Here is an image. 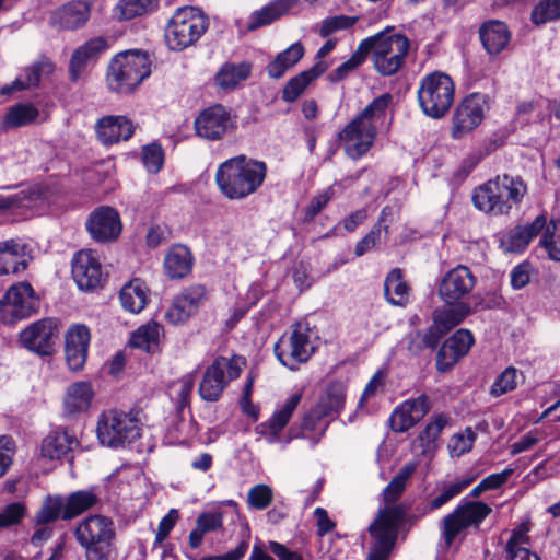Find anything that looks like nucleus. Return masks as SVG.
I'll use <instances>...</instances> for the list:
<instances>
[{"label":"nucleus","instance_id":"nucleus-33","mask_svg":"<svg viewBox=\"0 0 560 560\" xmlns=\"http://www.w3.org/2000/svg\"><path fill=\"white\" fill-rule=\"evenodd\" d=\"M494 187L499 188L500 205L504 203L506 207V215L511 212L514 206H517L523 200L527 187L520 177L510 175L497 176L493 178Z\"/></svg>","mask_w":560,"mask_h":560},{"label":"nucleus","instance_id":"nucleus-5","mask_svg":"<svg viewBox=\"0 0 560 560\" xmlns=\"http://www.w3.org/2000/svg\"><path fill=\"white\" fill-rule=\"evenodd\" d=\"M455 85L452 78L441 71L424 75L418 86L417 97L422 113L433 119L444 117L453 105Z\"/></svg>","mask_w":560,"mask_h":560},{"label":"nucleus","instance_id":"nucleus-19","mask_svg":"<svg viewBox=\"0 0 560 560\" xmlns=\"http://www.w3.org/2000/svg\"><path fill=\"white\" fill-rule=\"evenodd\" d=\"M231 128V117L221 105H214L205 109L195 120L197 135L208 140L220 139Z\"/></svg>","mask_w":560,"mask_h":560},{"label":"nucleus","instance_id":"nucleus-47","mask_svg":"<svg viewBox=\"0 0 560 560\" xmlns=\"http://www.w3.org/2000/svg\"><path fill=\"white\" fill-rule=\"evenodd\" d=\"M38 114L32 104H18L8 109L2 126L5 129L23 127L35 121Z\"/></svg>","mask_w":560,"mask_h":560},{"label":"nucleus","instance_id":"nucleus-37","mask_svg":"<svg viewBox=\"0 0 560 560\" xmlns=\"http://www.w3.org/2000/svg\"><path fill=\"white\" fill-rule=\"evenodd\" d=\"M299 0H275L249 16L248 31L268 25L294 8Z\"/></svg>","mask_w":560,"mask_h":560},{"label":"nucleus","instance_id":"nucleus-15","mask_svg":"<svg viewBox=\"0 0 560 560\" xmlns=\"http://www.w3.org/2000/svg\"><path fill=\"white\" fill-rule=\"evenodd\" d=\"M475 284L476 277L471 270L458 265L443 276L438 285V294L445 304L455 305L470 294Z\"/></svg>","mask_w":560,"mask_h":560},{"label":"nucleus","instance_id":"nucleus-45","mask_svg":"<svg viewBox=\"0 0 560 560\" xmlns=\"http://www.w3.org/2000/svg\"><path fill=\"white\" fill-rule=\"evenodd\" d=\"M66 512L65 498L58 494L47 495L43 500L39 510L36 512L34 520L36 525L50 524L58 518L63 520Z\"/></svg>","mask_w":560,"mask_h":560},{"label":"nucleus","instance_id":"nucleus-46","mask_svg":"<svg viewBox=\"0 0 560 560\" xmlns=\"http://www.w3.org/2000/svg\"><path fill=\"white\" fill-rule=\"evenodd\" d=\"M65 501L66 512L63 520L69 521L93 508L97 502V497L92 491L81 490L69 494Z\"/></svg>","mask_w":560,"mask_h":560},{"label":"nucleus","instance_id":"nucleus-54","mask_svg":"<svg viewBox=\"0 0 560 560\" xmlns=\"http://www.w3.org/2000/svg\"><path fill=\"white\" fill-rule=\"evenodd\" d=\"M448 421L450 418L445 413H438L432 416L429 423L420 434L422 445L430 447V445L438 440L443 429L448 424Z\"/></svg>","mask_w":560,"mask_h":560},{"label":"nucleus","instance_id":"nucleus-41","mask_svg":"<svg viewBox=\"0 0 560 560\" xmlns=\"http://www.w3.org/2000/svg\"><path fill=\"white\" fill-rule=\"evenodd\" d=\"M304 55V47L300 43H294L267 66V72L270 78H281L290 68L296 65Z\"/></svg>","mask_w":560,"mask_h":560},{"label":"nucleus","instance_id":"nucleus-55","mask_svg":"<svg viewBox=\"0 0 560 560\" xmlns=\"http://www.w3.org/2000/svg\"><path fill=\"white\" fill-rule=\"evenodd\" d=\"M518 372L515 368H506L494 381L490 394L494 397L512 392L517 386Z\"/></svg>","mask_w":560,"mask_h":560},{"label":"nucleus","instance_id":"nucleus-12","mask_svg":"<svg viewBox=\"0 0 560 560\" xmlns=\"http://www.w3.org/2000/svg\"><path fill=\"white\" fill-rule=\"evenodd\" d=\"M490 505L482 501H463L443 520V538L450 547L456 536L468 527L479 525L491 514Z\"/></svg>","mask_w":560,"mask_h":560},{"label":"nucleus","instance_id":"nucleus-8","mask_svg":"<svg viewBox=\"0 0 560 560\" xmlns=\"http://www.w3.org/2000/svg\"><path fill=\"white\" fill-rule=\"evenodd\" d=\"M74 536L86 560H107L115 536L114 525L105 516L92 515L78 524Z\"/></svg>","mask_w":560,"mask_h":560},{"label":"nucleus","instance_id":"nucleus-17","mask_svg":"<svg viewBox=\"0 0 560 560\" xmlns=\"http://www.w3.org/2000/svg\"><path fill=\"white\" fill-rule=\"evenodd\" d=\"M57 323L51 318L37 320L20 332V342L38 354L50 353L57 335Z\"/></svg>","mask_w":560,"mask_h":560},{"label":"nucleus","instance_id":"nucleus-29","mask_svg":"<svg viewBox=\"0 0 560 560\" xmlns=\"http://www.w3.org/2000/svg\"><path fill=\"white\" fill-rule=\"evenodd\" d=\"M479 36L483 48L491 56H497L503 51L511 40V32L508 25L498 20L485 22L479 28Z\"/></svg>","mask_w":560,"mask_h":560},{"label":"nucleus","instance_id":"nucleus-53","mask_svg":"<svg viewBox=\"0 0 560 560\" xmlns=\"http://www.w3.org/2000/svg\"><path fill=\"white\" fill-rule=\"evenodd\" d=\"M476 441V434L471 428L455 433L451 436L447 448L452 457H459L471 451Z\"/></svg>","mask_w":560,"mask_h":560},{"label":"nucleus","instance_id":"nucleus-58","mask_svg":"<svg viewBox=\"0 0 560 560\" xmlns=\"http://www.w3.org/2000/svg\"><path fill=\"white\" fill-rule=\"evenodd\" d=\"M560 16V0H544L532 13V21L535 24H542Z\"/></svg>","mask_w":560,"mask_h":560},{"label":"nucleus","instance_id":"nucleus-1","mask_svg":"<svg viewBox=\"0 0 560 560\" xmlns=\"http://www.w3.org/2000/svg\"><path fill=\"white\" fill-rule=\"evenodd\" d=\"M266 174L267 167L264 162L237 155L219 165L215 183L224 197L241 200L258 190Z\"/></svg>","mask_w":560,"mask_h":560},{"label":"nucleus","instance_id":"nucleus-25","mask_svg":"<svg viewBox=\"0 0 560 560\" xmlns=\"http://www.w3.org/2000/svg\"><path fill=\"white\" fill-rule=\"evenodd\" d=\"M94 389L90 382L79 381L70 384L63 396V416L74 418L91 408Z\"/></svg>","mask_w":560,"mask_h":560},{"label":"nucleus","instance_id":"nucleus-48","mask_svg":"<svg viewBox=\"0 0 560 560\" xmlns=\"http://www.w3.org/2000/svg\"><path fill=\"white\" fill-rule=\"evenodd\" d=\"M162 328L158 323H148L139 327L131 336L130 343L139 349L148 352L154 351L156 348Z\"/></svg>","mask_w":560,"mask_h":560},{"label":"nucleus","instance_id":"nucleus-14","mask_svg":"<svg viewBox=\"0 0 560 560\" xmlns=\"http://www.w3.org/2000/svg\"><path fill=\"white\" fill-rule=\"evenodd\" d=\"M490 109V97L482 93H471L457 106L452 118L451 135L459 139L478 127Z\"/></svg>","mask_w":560,"mask_h":560},{"label":"nucleus","instance_id":"nucleus-31","mask_svg":"<svg viewBox=\"0 0 560 560\" xmlns=\"http://www.w3.org/2000/svg\"><path fill=\"white\" fill-rule=\"evenodd\" d=\"M54 71V65L49 59L43 58L39 61L25 68L24 71L10 84L0 89L3 95H10L15 91H22L36 86L40 79Z\"/></svg>","mask_w":560,"mask_h":560},{"label":"nucleus","instance_id":"nucleus-26","mask_svg":"<svg viewBox=\"0 0 560 560\" xmlns=\"http://www.w3.org/2000/svg\"><path fill=\"white\" fill-rule=\"evenodd\" d=\"M546 225V215L539 214L527 225H517L511 229L501 240V246L505 252L521 253L530 241L536 237Z\"/></svg>","mask_w":560,"mask_h":560},{"label":"nucleus","instance_id":"nucleus-44","mask_svg":"<svg viewBox=\"0 0 560 560\" xmlns=\"http://www.w3.org/2000/svg\"><path fill=\"white\" fill-rule=\"evenodd\" d=\"M345 406V386L342 383H331L323 397L320 398L317 407L316 415L318 417H326L332 413H338Z\"/></svg>","mask_w":560,"mask_h":560},{"label":"nucleus","instance_id":"nucleus-32","mask_svg":"<svg viewBox=\"0 0 560 560\" xmlns=\"http://www.w3.org/2000/svg\"><path fill=\"white\" fill-rule=\"evenodd\" d=\"M79 444L77 438L68 430L57 428L42 441L40 455L49 459H59Z\"/></svg>","mask_w":560,"mask_h":560},{"label":"nucleus","instance_id":"nucleus-7","mask_svg":"<svg viewBox=\"0 0 560 560\" xmlns=\"http://www.w3.org/2000/svg\"><path fill=\"white\" fill-rule=\"evenodd\" d=\"M95 432L101 445L122 447L140 436L139 420L131 412L107 410L98 416Z\"/></svg>","mask_w":560,"mask_h":560},{"label":"nucleus","instance_id":"nucleus-34","mask_svg":"<svg viewBox=\"0 0 560 560\" xmlns=\"http://www.w3.org/2000/svg\"><path fill=\"white\" fill-rule=\"evenodd\" d=\"M328 68L329 63L327 61H315L313 67H311L308 70L302 71L289 80L283 89L282 98L285 102L296 101L299 96L306 90V88L319 75H322Z\"/></svg>","mask_w":560,"mask_h":560},{"label":"nucleus","instance_id":"nucleus-10","mask_svg":"<svg viewBox=\"0 0 560 560\" xmlns=\"http://www.w3.org/2000/svg\"><path fill=\"white\" fill-rule=\"evenodd\" d=\"M244 365L242 357L217 358L205 371L198 389L200 397L207 401H217L228 384L240 376Z\"/></svg>","mask_w":560,"mask_h":560},{"label":"nucleus","instance_id":"nucleus-39","mask_svg":"<svg viewBox=\"0 0 560 560\" xmlns=\"http://www.w3.org/2000/svg\"><path fill=\"white\" fill-rule=\"evenodd\" d=\"M121 306L133 314L140 313L148 303V288L145 283L136 278L126 283L119 293Z\"/></svg>","mask_w":560,"mask_h":560},{"label":"nucleus","instance_id":"nucleus-50","mask_svg":"<svg viewBox=\"0 0 560 560\" xmlns=\"http://www.w3.org/2000/svg\"><path fill=\"white\" fill-rule=\"evenodd\" d=\"M302 398L301 393L292 394L284 404L277 409L268 421V428L277 435L289 422Z\"/></svg>","mask_w":560,"mask_h":560},{"label":"nucleus","instance_id":"nucleus-24","mask_svg":"<svg viewBox=\"0 0 560 560\" xmlns=\"http://www.w3.org/2000/svg\"><path fill=\"white\" fill-rule=\"evenodd\" d=\"M474 343L472 334L467 329H458L443 343L436 355L440 371H447L460 358L466 355Z\"/></svg>","mask_w":560,"mask_h":560},{"label":"nucleus","instance_id":"nucleus-51","mask_svg":"<svg viewBox=\"0 0 560 560\" xmlns=\"http://www.w3.org/2000/svg\"><path fill=\"white\" fill-rule=\"evenodd\" d=\"M527 537L522 532H514L506 542L505 551L509 560H540L527 548Z\"/></svg>","mask_w":560,"mask_h":560},{"label":"nucleus","instance_id":"nucleus-22","mask_svg":"<svg viewBox=\"0 0 560 560\" xmlns=\"http://www.w3.org/2000/svg\"><path fill=\"white\" fill-rule=\"evenodd\" d=\"M95 133L102 144L113 145L129 140L135 133V126L126 116L108 115L96 121Z\"/></svg>","mask_w":560,"mask_h":560},{"label":"nucleus","instance_id":"nucleus-3","mask_svg":"<svg viewBox=\"0 0 560 560\" xmlns=\"http://www.w3.org/2000/svg\"><path fill=\"white\" fill-rule=\"evenodd\" d=\"M390 100L389 94L376 97L339 132V141L349 158L358 160L372 148Z\"/></svg>","mask_w":560,"mask_h":560},{"label":"nucleus","instance_id":"nucleus-27","mask_svg":"<svg viewBox=\"0 0 560 560\" xmlns=\"http://www.w3.org/2000/svg\"><path fill=\"white\" fill-rule=\"evenodd\" d=\"M90 16V7L84 0H73L56 9L50 24L61 30H75L83 26Z\"/></svg>","mask_w":560,"mask_h":560},{"label":"nucleus","instance_id":"nucleus-64","mask_svg":"<svg viewBox=\"0 0 560 560\" xmlns=\"http://www.w3.org/2000/svg\"><path fill=\"white\" fill-rule=\"evenodd\" d=\"M25 509L23 504L14 502L9 504L0 513V527H9L21 522L24 516Z\"/></svg>","mask_w":560,"mask_h":560},{"label":"nucleus","instance_id":"nucleus-61","mask_svg":"<svg viewBox=\"0 0 560 560\" xmlns=\"http://www.w3.org/2000/svg\"><path fill=\"white\" fill-rule=\"evenodd\" d=\"M353 20L349 16L338 15L325 19L318 26V34L322 37H328L340 30L352 26Z\"/></svg>","mask_w":560,"mask_h":560},{"label":"nucleus","instance_id":"nucleus-16","mask_svg":"<svg viewBox=\"0 0 560 560\" xmlns=\"http://www.w3.org/2000/svg\"><path fill=\"white\" fill-rule=\"evenodd\" d=\"M86 229L91 237L97 242L115 241L121 232L119 213L112 207H98L90 214Z\"/></svg>","mask_w":560,"mask_h":560},{"label":"nucleus","instance_id":"nucleus-4","mask_svg":"<svg viewBox=\"0 0 560 560\" xmlns=\"http://www.w3.org/2000/svg\"><path fill=\"white\" fill-rule=\"evenodd\" d=\"M151 73L149 55L142 50H128L115 56L107 70V85L117 93L132 92Z\"/></svg>","mask_w":560,"mask_h":560},{"label":"nucleus","instance_id":"nucleus-38","mask_svg":"<svg viewBox=\"0 0 560 560\" xmlns=\"http://www.w3.org/2000/svg\"><path fill=\"white\" fill-rule=\"evenodd\" d=\"M192 267L190 250L184 245L173 246L164 258L165 273L171 279H179L187 276Z\"/></svg>","mask_w":560,"mask_h":560},{"label":"nucleus","instance_id":"nucleus-6","mask_svg":"<svg viewBox=\"0 0 560 560\" xmlns=\"http://www.w3.org/2000/svg\"><path fill=\"white\" fill-rule=\"evenodd\" d=\"M208 28L207 18L196 8L175 11L165 28V42L172 50H184L195 44Z\"/></svg>","mask_w":560,"mask_h":560},{"label":"nucleus","instance_id":"nucleus-2","mask_svg":"<svg viewBox=\"0 0 560 560\" xmlns=\"http://www.w3.org/2000/svg\"><path fill=\"white\" fill-rule=\"evenodd\" d=\"M393 26L361 40L365 57L371 55L374 69L382 75L396 74L405 65L411 49H417L419 39H410L402 33H392Z\"/></svg>","mask_w":560,"mask_h":560},{"label":"nucleus","instance_id":"nucleus-13","mask_svg":"<svg viewBox=\"0 0 560 560\" xmlns=\"http://www.w3.org/2000/svg\"><path fill=\"white\" fill-rule=\"evenodd\" d=\"M39 300L27 282H20L9 288L0 300V322L13 324L37 312Z\"/></svg>","mask_w":560,"mask_h":560},{"label":"nucleus","instance_id":"nucleus-18","mask_svg":"<svg viewBox=\"0 0 560 560\" xmlns=\"http://www.w3.org/2000/svg\"><path fill=\"white\" fill-rule=\"evenodd\" d=\"M72 278L81 290L95 289L102 281V266L92 250H81L72 259Z\"/></svg>","mask_w":560,"mask_h":560},{"label":"nucleus","instance_id":"nucleus-49","mask_svg":"<svg viewBox=\"0 0 560 560\" xmlns=\"http://www.w3.org/2000/svg\"><path fill=\"white\" fill-rule=\"evenodd\" d=\"M159 5V0H120L116 14L119 19L131 20L152 13Z\"/></svg>","mask_w":560,"mask_h":560},{"label":"nucleus","instance_id":"nucleus-56","mask_svg":"<svg viewBox=\"0 0 560 560\" xmlns=\"http://www.w3.org/2000/svg\"><path fill=\"white\" fill-rule=\"evenodd\" d=\"M273 499L272 489L264 483L252 487L247 493V504L255 510H265Z\"/></svg>","mask_w":560,"mask_h":560},{"label":"nucleus","instance_id":"nucleus-59","mask_svg":"<svg viewBox=\"0 0 560 560\" xmlns=\"http://www.w3.org/2000/svg\"><path fill=\"white\" fill-rule=\"evenodd\" d=\"M142 162L150 173H158L164 163V152L160 144L151 143L142 149Z\"/></svg>","mask_w":560,"mask_h":560},{"label":"nucleus","instance_id":"nucleus-20","mask_svg":"<svg viewBox=\"0 0 560 560\" xmlns=\"http://www.w3.org/2000/svg\"><path fill=\"white\" fill-rule=\"evenodd\" d=\"M65 353L72 371L81 370L86 361L91 339L90 329L83 324L71 325L65 337Z\"/></svg>","mask_w":560,"mask_h":560},{"label":"nucleus","instance_id":"nucleus-21","mask_svg":"<svg viewBox=\"0 0 560 560\" xmlns=\"http://www.w3.org/2000/svg\"><path fill=\"white\" fill-rule=\"evenodd\" d=\"M430 405L425 395L408 399L393 411L389 422L393 431L402 433L416 425L429 411Z\"/></svg>","mask_w":560,"mask_h":560},{"label":"nucleus","instance_id":"nucleus-36","mask_svg":"<svg viewBox=\"0 0 560 560\" xmlns=\"http://www.w3.org/2000/svg\"><path fill=\"white\" fill-rule=\"evenodd\" d=\"M498 194L499 188L494 187L493 179H490L475 189L472 195L474 206L490 215H506V207L504 203L500 205Z\"/></svg>","mask_w":560,"mask_h":560},{"label":"nucleus","instance_id":"nucleus-62","mask_svg":"<svg viewBox=\"0 0 560 560\" xmlns=\"http://www.w3.org/2000/svg\"><path fill=\"white\" fill-rule=\"evenodd\" d=\"M196 525L206 534L222 528L223 513L219 510L202 512L196 521Z\"/></svg>","mask_w":560,"mask_h":560},{"label":"nucleus","instance_id":"nucleus-52","mask_svg":"<svg viewBox=\"0 0 560 560\" xmlns=\"http://www.w3.org/2000/svg\"><path fill=\"white\" fill-rule=\"evenodd\" d=\"M194 385V376L191 374H187L173 382L170 386L171 398L176 402L178 409H183L189 404Z\"/></svg>","mask_w":560,"mask_h":560},{"label":"nucleus","instance_id":"nucleus-63","mask_svg":"<svg viewBox=\"0 0 560 560\" xmlns=\"http://www.w3.org/2000/svg\"><path fill=\"white\" fill-rule=\"evenodd\" d=\"M539 246L547 253L549 259L560 261V235L544 231L539 240Z\"/></svg>","mask_w":560,"mask_h":560},{"label":"nucleus","instance_id":"nucleus-60","mask_svg":"<svg viewBox=\"0 0 560 560\" xmlns=\"http://www.w3.org/2000/svg\"><path fill=\"white\" fill-rule=\"evenodd\" d=\"M339 184L340 183H335L334 185L320 190L312 198L305 209L307 218L313 219L327 206V203L335 197V186Z\"/></svg>","mask_w":560,"mask_h":560},{"label":"nucleus","instance_id":"nucleus-43","mask_svg":"<svg viewBox=\"0 0 560 560\" xmlns=\"http://www.w3.org/2000/svg\"><path fill=\"white\" fill-rule=\"evenodd\" d=\"M451 306L436 310L433 314L434 325L441 332H446L459 325L471 312L469 305L465 303Z\"/></svg>","mask_w":560,"mask_h":560},{"label":"nucleus","instance_id":"nucleus-11","mask_svg":"<svg viewBox=\"0 0 560 560\" xmlns=\"http://www.w3.org/2000/svg\"><path fill=\"white\" fill-rule=\"evenodd\" d=\"M313 332L305 324H296L290 336L282 337L275 346L279 361L290 370H295L306 362L315 350L312 340Z\"/></svg>","mask_w":560,"mask_h":560},{"label":"nucleus","instance_id":"nucleus-42","mask_svg":"<svg viewBox=\"0 0 560 560\" xmlns=\"http://www.w3.org/2000/svg\"><path fill=\"white\" fill-rule=\"evenodd\" d=\"M386 300L393 305L404 306L409 301V287L404 280L400 269H393L384 282Z\"/></svg>","mask_w":560,"mask_h":560},{"label":"nucleus","instance_id":"nucleus-57","mask_svg":"<svg viewBox=\"0 0 560 560\" xmlns=\"http://www.w3.org/2000/svg\"><path fill=\"white\" fill-rule=\"evenodd\" d=\"M365 58L366 57L364 55V51L361 49L360 43L353 55L347 61H345L338 68H336L331 73H329L328 79L331 82H338L343 80L350 72L355 70L359 66H361Z\"/></svg>","mask_w":560,"mask_h":560},{"label":"nucleus","instance_id":"nucleus-35","mask_svg":"<svg viewBox=\"0 0 560 560\" xmlns=\"http://www.w3.org/2000/svg\"><path fill=\"white\" fill-rule=\"evenodd\" d=\"M26 266L23 244L14 240L0 242V275L18 273Z\"/></svg>","mask_w":560,"mask_h":560},{"label":"nucleus","instance_id":"nucleus-28","mask_svg":"<svg viewBox=\"0 0 560 560\" xmlns=\"http://www.w3.org/2000/svg\"><path fill=\"white\" fill-rule=\"evenodd\" d=\"M107 48V40L103 37L91 38L78 47L73 51L69 65L70 79L72 81L79 80L86 66L95 61Z\"/></svg>","mask_w":560,"mask_h":560},{"label":"nucleus","instance_id":"nucleus-9","mask_svg":"<svg viewBox=\"0 0 560 560\" xmlns=\"http://www.w3.org/2000/svg\"><path fill=\"white\" fill-rule=\"evenodd\" d=\"M406 515L404 505H388L380 510L369 530L375 540L369 560H386L397 538L398 526Z\"/></svg>","mask_w":560,"mask_h":560},{"label":"nucleus","instance_id":"nucleus-30","mask_svg":"<svg viewBox=\"0 0 560 560\" xmlns=\"http://www.w3.org/2000/svg\"><path fill=\"white\" fill-rule=\"evenodd\" d=\"M48 201V191L39 184L24 187L10 196H0V211L13 208H38Z\"/></svg>","mask_w":560,"mask_h":560},{"label":"nucleus","instance_id":"nucleus-23","mask_svg":"<svg viewBox=\"0 0 560 560\" xmlns=\"http://www.w3.org/2000/svg\"><path fill=\"white\" fill-rule=\"evenodd\" d=\"M206 290L201 285L190 287L177 295L165 313V319L172 325L184 324L199 308Z\"/></svg>","mask_w":560,"mask_h":560},{"label":"nucleus","instance_id":"nucleus-40","mask_svg":"<svg viewBox=\"0 0 560 560\" xmlns=\"http://www.w3.org/2000/svg\"><path fill=\"white\" fill-rule=\"evenodd\" d=\"M252 72V65L243 61L240 63H224L215 75L217 84L223 90H232L242 81H245Z\"/></svg>","mask_w":560,"mask_h":560}]
</instances>
